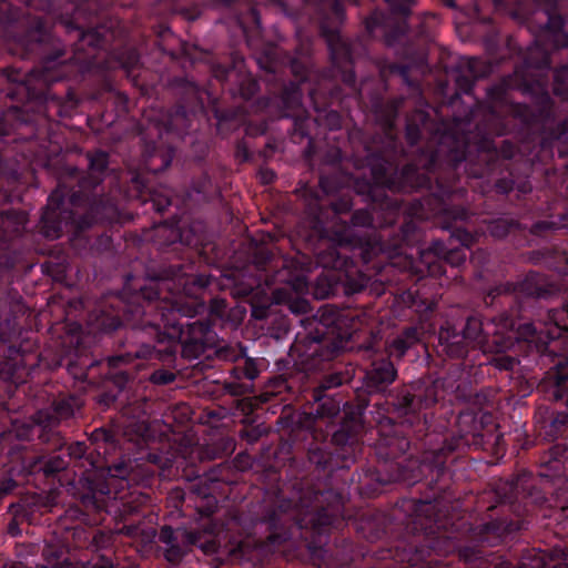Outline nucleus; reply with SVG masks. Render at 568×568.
<instances>
[{"label":"nucleus","instance_id":"obj_4","mask_svg":"<svg viewBox=\"0 0 568 568\" xmlns=\"http://www.w3.org/2000/svg\"><path fill=\"white\" fill-rule=\"evenodd\" d=\"M409 344L405 339L397 338L393 342L390 346V353L396 354L397 356H403Z\"/></svg>","mask_w":568,"mask_h":568},{"label":"nucleus","instance_id":"obj_2","mask_svg":"<svg viewBox=\"0 0 568 568\" xmlns=\"http://www.w3.org/2000/svg\"><path fill=\"white\" fill-rule=\"evenodd\" d=\"M501 329L500 331H494V339L493 343L495 344V348L497 352H505L513 346L515 335L509 329L507 332V336L504 337L505 333L504 329H508L511 326V323L507 316H504L500 318Z\"/></svg>","mask_w":568,"mask_h":568},{"label":"nucleus","instance_id":"obj_9","mask_svg":"<svg viewBox=\"0 0 568 568\" xmlns=\"http://www.w3.org/2000/svg\"><path fill=\"white\" fill-rule=\"evenodd\" d=\"M565 317H568V307L567 308H564L562 311L560 312H557V317L555 320L556 322V325H560L559 321L560 322H565Z\"/></svg>","mask_w":568,"mask_h":568},{"label":"nucleus","instance_id":"obj_5","mask_svg":"<svg viewBox=\"0 0 568 568\" xmlns=\"http://www.w3.org/2000/svg\"><path fill=\"white\" fill-rule=\"evenodd\" d=\"M106 165V155L102 152L98 153L92 160H91V166L92 169L97 170H103Z\"/></svg>","mask_w":568,"mask_h":568},{"label":"nucleus","instance_id":"obj_15","mask_svg":"<svg viewBox=\"0 0 568 568\" xmlns=\"http://www.w3.org/2000/svg\"><path fill=\"white\" fill-rule=\"evenodd\" d=\"M514 365V361L513 359H507V364L503 365L505 368H511Z\"/></svg>","mask_w":568,"mask_h":568},{"label":"nucleus","instance_id":"obj_3","mask_svg":"<svg viewBox=\"0 0 568 568\" xmlns=\"http://www.w3.org/2000/svg\"><path fill=\"white\" fill-rule=\"evenodd\" d=\"M464 339L484 346L486 338L483 336V324L476 318H469L464 328Z\"/></svg>","mask_w":568,"mask_h":568},{"label":"nucleus","instance_id":"obj_17","mask_svg":"<svg viewBox=\"0 0 568 568\" xmlns=\"http://www.w3.org/2000/svg\"><path fill=\"white\" fill-rule=\"evenodd\" d=\"M566 404L568 405V398H567V400H566Z\"/></svg>","mask_w":568,"mask_h":568},{"label":"nucleus","instance_id":"obj_8","mask_svg":"<svg viewBox=\"0 0 568 568\" xmlns=\"http://www.w3.org/2000/svg\"><path fill=\"white\" fill-rule=\"evenodd\" d=\"M274 173L272 171H262L261 179L264 183H271L274 180Z\"/></svg>","mask_w":568,"mask_h":568},{"label":"nucleus","instance_id":"obj_12","mask_svg":"<svg viewBox=\"0 0 568 568\" xmlns=\"http://www.w3.org/2000/svg\"><path fill=\"white\" fill-rule=\"evenodd\" d=\"M341 383H342V382H341V377H337V376H336V377H334V378L332 379V382L329 383L328 387L337 386V385H339Z\"/></svg>","mask_w":568,"mask_h":568},{"label":"nucleus","instance_id":"obj_7","mask_svg":"<svg viewBox=\"0 0 568 568\" xmlns=\"http://www.w3.org/2000/svg\"><path fill=\"white\" fill-rule=\"evenodd\" d=\"M534 333H535V327L532 326V324H526L523 326V333H520V335L525 338H528Z\"/></svg>","mask_w":568,"mask_h":568},{"label":"nucleus","instance_id":"obj_1","mask_svg":"<svg viewBox=\"0 0 568 568\" xmlns=\"http://www.w3.org/2000/svg\"><path fill=\"white\" fill-rule=\"evenodd\" d=\"M396 371L392 363L382 362L376 364L368 374V381L371 386L379 387L382 385L390 384L395 381Z\"/></svg>","mask_w":568,"mask_h":568},{"label":"nucleus","instance_id":"obj_10","mask_svg":"<svg viewBox=\"0 0 568 568\" xmlns=\"http://www.w3.org/2000/svg\"><path fill=\"white\" fill-rule=\"evenodd\" d=\"M154 202L156 203L159 210H163L164 207L170 205V200L169 199H163V200H160V201L154 200Z\"/></svg>","mask_w":568,"mask_h":568},{"label":"nucleus","instance_id":"obj_6","mask_svg":"<svg viewBox=\"0 0 568 568\" xmlns=\"http://www.w3.org/2000/svg\"><path fill=\"white\" fill-rule=\"evenodd\" d=\"M161 540L170 544L173 540V530L170 527H164L160 536Z\"/></svg>","mask_w":568,"mask_h":568},{"label":"nucleus","instance_id":"obj_14","mask_svg":"<svg viewBox=\"0 0 568 568\" xmlns=\"http://www.w3.org/2000/svg\"><path fill=\"white\" fill-rule=\"evenodd\" d=\"M172 379H173V375H172V374H170L169 376H164V377H162L160 381H161L162 383H168V382H171Z\"/></svg>","mask_w":568,"mask_h":568},{"label":"nucleus","instance_id":"obj_13","mask_svg":"<svg viewBox=\"0 0 568 568\" xmlns=\"http://www.w3.org/2000/svg\"><path fill=\"white\" fill-rule=\"evenodd\" d=\"M448 352L452 354V355H456V356H460L463 355V351L462 349H454V348H449Z\"/></svg>","mask_w":568,"mask_h":568},{"label":"nucleus","instance_id":"obj_11","mask_svg":"<svg viewBox=\"0 0 568 568\" xmlns=\"http://www.w3.org/2000/svg\"><path fill=\"white\" fill-rule=\"evenodd\" d=\"M179 557V551L175 549H170L166 551V558L169 560H175Z\"/></svg>","mask_w":568,"mask_h":568},{"label":"nucleus","instance_id":"obj_16","mask_svg":"<svg viewBox=\"0 0 568 568\" xmlns=\"http://www.w3.org/2000/svg\"><path fill=\"white\" fill-rule=\"evenodd\" d=\"M485 329H486V334H489L490 333V324H487Z\"/></svg>","mask_w":568,"mask_h":568}]
</instances>
